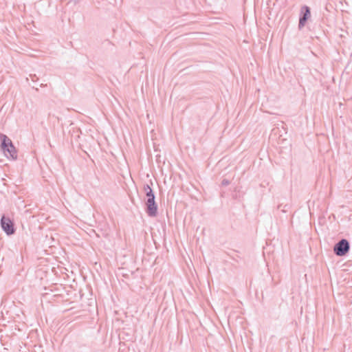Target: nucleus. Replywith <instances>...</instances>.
Wrapping results in <instances>:
<instances>
[{
	"label": "nucleus",
	"instance_id": "7",
	"mask_svg": "<svg viewBox=\"0 0 352 352\" xmlns=\"http://www.w3.org/2000/svg\"><path fill=\"white\" fill-rule=\"evenodd\" d=\"M221 184L223 186H227L230 184V182L228 179H223Z\"/></svg>",
	"mask_w": 352,
	"mask_h": 352
},
{
	"label": "nucleus",
	"instance_id": "5",
	"mask_svg": "<svg viewBox=\"0 0 352 352\" xmlns=\"http://www.w3.org/2000/svg\"><path fill=\"white\" fill-rule=\"evenodd\" d=\"M311 16L310 9L307 6H303L301 8L300 16L299 19L298 28L301 29L303 28L308 20V19Z\"/></svg>",
	"mask_w": 352,
	"mask_h": 352
},
{
	"label": "nucleus",
	"instance_id": "4",
	"mask_svg": "<svg viewBox=\"0 0 352 352\" xmlns=\"http://www.w3.org/2000/svg\"><path fill=\"white\" fill-rule=\"evenodd\" d=\"M1 227L8 235L13 234L15 232L13 222L5 215H3L1 219Z\"/></svg>",
	"mask_w": 352,
	"mask_h": 352
},
{
	"label": "nucleus",
	"instance_id": "3",
	"mask_svg": "<svg viewBox=\"0 0 352 352\" xmlns=\"http://www.w3.org/2000/svg\"><path fill=\"white\" fill-rule=\"evenodd\" d=\"M155 197H147L146 201V212L148 217H155L157 215V205L155 201Z\"/></svg>",
	"mask_w": 352,
	"mask_h": 352
},
{
	"label": "nucleus",
	"instance_id": "8",
	"mask_svg": "<svg viewBox=\"0 0 352 352\" xmlns=\"http://www.w3.org/2000/svg\"><path fill=\"white\" fill-rule=\"evenodd\" d=\"M30 76L32 77V80H34L35 77H33V76H32V75H30Z\"/></svg>",
	"mask_w": 352,
	"mask_h": 352
},
{
	"label": "nucleus",
	"instance_id": "6",
	"mask_svg": "<svg viewBox=\"0 0 352 352\" xmlns=\"http://www.w3.org/2000/svg\"><path fill=\"white\" fill-rule=\"evenodd\" d=\"M143 189L147 197L155 196L154 192L149 184H144Z\"/></svg>",
	"mask_w": 352,
	"mask_h": 352
},
{
	"label": "nucleus",
	"instance_id": "2",
	"mask_svg": "<svg viewBox=\"0 0 352 352\" xmlns=\"http://www.w3.org/2000/svg\"><path fill=\"white\" fill-rule=\"evenodd\" d=\"M350 250V244L348 240L342 239L336 243L333 247V252L336 256H342L346 255Z\"/></svg>",
	"mask_w": 352,
	"mask_h": 352
},
{
	"label": "nucleus",
	"instance_id": "1",
	"mask_svg": "<svg viewBox=\"0 0 352 352\" xmlns=\"http://www.w3.org/2000/svg\"><path fill=\"white\" fill-rule=\"evenodd\" d=\"M0 140L1 150L8 158L16 160L17 158V152L12 140L5 134L0 133Z\"/></svg>",
	"mask_w": 352,
	"mask_h": 352
}]
</instances>
